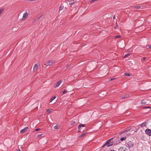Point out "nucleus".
Returning <instances> with one entry per match:
<instances>
[{"label": "nucleus", "mask_w": 151, "mask_h": 151, "mask_svg": "<svg viewBox=\"0 0 151 151\" xmlns=\"http://www.w3.org/2000/svg\"><path fill=\"white\" fill-rule=\"evenodd\" d=\"M114 138H112L109 139L104 145V146H106L107 147H109L112 145H113V141H111V140H113Z\"/></svg>", "instance_id": "obj_1"}, {"label": "nucleus", "mask_w": 151, "mask_h": 151, "mask_svg": "<svg viewBox=\"0 0 151 151\" xmlns=\"http://www.w3.org/2000/svg\"><path fill=\"white\" fill-rule=\"evenodd\" d=\"M130 129H128L127 130H125L123 132H121L119 133L120 134H121L123 133H125L123 135L125 137H128L130 136L131 134L129 132H128V131Z\"/></svg>", "instance_id": "obj_2"}, {"label": "nucleus", "mask_w": 151, "mask_h": 151, "mask_svg": "<svg viewBox=\"0 0 151 151\" xmlns=\"http://www.w3.org/2000/svg\"><path fill=\"white\" fill-rule=\"evenodd\" d=\"M54 62L53 61L51 60H49L44 64V65L47 67L49 66L52 65L54 64Z\"/></svg>", "instance_id": "obj_3"}, {"label": "nucleus", "mask_w": 151, "mask_h": 151, "mask_svg": "<svg viewBox=\"0 0 151 151\" xmlns=\"http://www.w3.org/2000/svg\"><path fill=\"white\" fill-rule=\"evenodd\" d=\"M28 13L27 11H26L23 14L22 18L21 19L22 21H23L25 19H26L28 17Z\"/></svg>", "instance_id": "obj_4"}, {"label": "nucleus", "mask_w": 151, "mask_h": 151, "mask_svg": "<svg viewBox=\"0 0 151 151\" xmlns=\"http://www.w3.org/2000/svg\"><path fill=\"white\" fill-rule=\"evenodd\" d=\"M127 147L129 148H132L134 146L133 144L131 141H129L126 143Z\"/></svg>", "instance_id": "obj_5"}, {"label": "nucleus", "mask_w": 151, "mask_h": 151, "mask_svg": "<svg viewBox=\"0 0 151 151\" xmlns=\"http://www.w3.org/2000/svg\"><path fill=\"white\" fill-rule=\"evenodd\" d=\"M148 104V102L147 101V100H142V101L141 104V106L146 105H147Z\"/></svg>", "instance_id": "obj_6"}, {"label": "nucleus", "mask_w": 151, "mask_h": 151, "mask_svg": "<svg viewBox=\"0 0 151 151\" xmlns=\"http://www.w3.org/2000/svg\"><path fill=\"white\" fill-rule=\"evenodd\" d=\"M145 133L149 136H151V130L150 129H146L145 130Z\"/></svg>", "instance_id": "obj_7"}, {"label": "nucleus", "mask_w": 151, "mask_h": 151, "mask_svg": "<svg viewBox=\"0 0 151 151\" xmlns=\"http://www.w3.org/2000/svg\"><path fill=\"white\" fill-rule=\"evenodd\" d=\"M62 82V80H60L58 82H57L55 84V85L54 86V87L55 88H56L58 87L60 84Z\"/></svg>", "instance_id": "obj_8"}, {"label": "nucleus", "mask_w": 151, "mask_h": 151, "mask_svg": "<svg viewBox=\"0 0 151 151\" xmlns=\"http://www.w3.org/2000/svg\"><path fill=\"white\" fill-rule=\"evenodd\" d=\"M38 68V66L37 64H35L34 65L33 67V72H36Z\"/></svg>", "instance_id": "obj_9"}, {"label": "nucleus", "mask_w": 151, "mask_h": 151, "mask_svg": "<svg viewBox=\"0 0 151 151\" xmlns=\"http://www.w3.org/2000/svg\"><path fill=\"white\" fill-rule=\"evenodd\" d=\"M28 129V127H27L21 130L20 132L21 134H23Z\"/></svg>", "instance_id": "obj_10"}, {"label": "nucleus", "mask_w": 151, "mask_h": 151, "mask_svg": "<svg viewBox=\"0 0 151 151\" xmlns=\"http://www.w3.org/2000/svg\"><path fill=\"white\" fill-rule=\"evenodd\" d=\"M85 124H80L79 125L78 127V132H81L82 130L81 129V128L82 127H84L85 126Z\"/></svg>", "instance_id": "obj_11"}, {"label": "nucleus", "mask_w": 151, "mask_h": 151, "mask_svg": "<svg viewBox=\"0 0 151 151\" xmlns=\"http://www.w3.org/2000/svg\"><path fill=\"white\" fill-rule=\"evenodd\" d=\"M147 123L146 122H144L141 124V127H146L147 125Z\"/></svg>", "instance_id": "obj_12"}, {"label": "nucleus", "mask_w": 151, "mask_h": 151, "mask_svg": "<svg viewBox=\"0 0 151 151\" xmlns=\"http://www.w3.org/2000/svg\"><path fill=\"white\" fill-rule=\"evenodd\" d=\"M129 97V96L128 94L125 95L124 96H122L121 97L122 99H125Z\"/></svg>", "instance_id": "obj_13"}, {"label": "nucleus", "mask_w": 151, "mask_h": 151, "mask_svg": "<svg viewBox=\"0 0 151 151\" xmlns=\"http://www.w3.org/2000/svg\"><path fill=\"white\" fill-rule=\"evenodd\" d=\"M118 151H125V149L124 148L121 147L118 150Z\"/></svg>", "instance_id": "obj_14"}, {"label": "nucleus", "mask_w": 151, "mask_h": 151, "mask_svg": "<svg viewBox=\"0 0 151 151\" xmlns=\"http://www.w3.org/2000/svg\"><path fill=\"white\" fill-rule=\"evenodd\" d=\"M124 74L126 76H130L132 75L131 74H129V73H125Z\"/></svg>", "instance_id": "obj_15"}, {"label": "nucleus", "mask_w": 151, "mask_h": 151, "mask_svg": "<svg viewBox=\"0 0 151 151\" xmlns=\"http://www.w3.org/2000/svg\"><path fill=\"white\" fill-rule=\"evenodd\" d=\"M126 139V137H125L124 136V137H123L121 138L120 140L121 141H123L124 140H125Z\"/></svg>", "instance_id": "obj_16"}, {"label": "nucleus", "mask_w": 151, "mask_h": 151, "mask_svg": "<svg viewBox=\"0 0 151 151\" xmlns=\"http://www.w3.org/2000/svg\"><path fill=\"white\" fill-rule=\"evenodd\" d=\"M75 1H76L75 0H73V1H71L70 2H69V4L70 5L73 4Z\"/></svg>", "instance_id": "obj_17"}, {"label": "nucleus", "mask_w": 151, "mask_h": 151, "mask_svg": "<svg viewBox=\"0 0 151 151\" xmlns=\"http://www.w3.org/2000/svg\"><path fill=\"white\" fill-rule=\"evenodd\" d=\"M43 135L42 134H39L37 135V137L38 138H41V137Z\"/></svg>", "instance_id": "obj_18"}, {"label": "nucleus", "mask_w": 151, "mask_h": 151, "mask_svg": "<svg viewBox=\"0 0 151 151\" xmlns=\"http://www.w3.org/2000/svg\"><path fill=\"white\" fill-rule=\"evenodd\" d=\"M63 8H64L63 6H60L59 8V11H61V10H62L63 9Z\"/></svg>", "instance_id": "obj_19"}, {"label": "nucleus", "mask_w": 151, "mask_h": 151, "mask_svg": "<svg viewBox=\"0 0 151 151\" xmlns=\"http://www.w3.org/2000/svg\"><path fill=\"white\" fill-rule=\"evenodd\" d=\"M56 98V96H55L52 97L51 99L50 102H51L53 100Z\"/></svg>", "instance_id": "obj_20"}, {"label": "nucleus", "mask_w": 151, "mask_h": 151, "mask_svg": "<svg viewBox=\"0 0 151 151\" xmlns=\"http://www.w3.org/2000/svg\"><path fill=\"white\" fill-rule=\"evenodd\" d=\"M130 55V54L129 53H128V54H127L125 55L124 56V58H125V57H126L128 56H129V55Z\"/></svg>", "instance_id": "obj_21"}, {"label": "nucleus", "mask_w": 151, "mask_h": 151, "mask_svg": "<svg viewBox=\"0 0 151 151\" xmlns=\"http://www.w3.org/2000/svg\"><path fill=\"white\" fill-rule=\"evenodd\" d=\"M86 134V133H84V134H82V135H81L79 137H84V136Z\"/></svg>", "instance_id": "obj_22"}, {"label": "nucleus", "mask_w": 151, "mask_h": 151, "mask_svg": "<svg viewBox=\"0 0 151 151\" xmlns=\"http://www.w3.org/2000/svg\"><path fill=\"white\" fill-rule=\"evenodd\" d=\"M134 7L137 9H139L140 8V6H134Z\"/></svg>", "instance_id": "obj_23"}, {"label": "nucleus", "mask_w": 151, "mask_h": 151, "mask_svg": "<svg viewBox=\"0 0 151 151\" xmlns=\"http://www.w3.org/2000/svg\"><path fill=\"white\" fill-rule=\"evenodd\" d=\"M4 11V9H0V15Z\"/></svg>", "instance_id": "obj_24"}, {"label": "nucleus", "mask_w": 151, "mask_h": 151, "mask_svg": "<svg viewBox=\"0 0 151 151\" xmlns=\"http://www.w3.org/2000/svg\"><path fill=\"white\" fill-rule=\"evenodd\" d=\"M75 123H76L74 121H72L71 124V125H73Z\"/></svg>", "instance_id": "obj_25"}, {"label": "nucleus", "mask_w": 151, "mask_h": 151, "mask_svg": "<svg viewBox=\"0 0 151 151\" xmlns=\"http://www.w3.org/2000/svg\"><path fill=\"white\" fill-rule=\"evenodd\" d=\"M98 0H92L91 1V3H93V2H95V1H97Z\"/></svg>", "instance_id": "obj_26"}, {"label": "nucleus", "mask_w": 151, "mask_h": 151, "mask_svg": "<svg viewBox=\"0 0 151 151\" xmlns=\"http://www.w3.org/2000/svg\"><path fill=\"white\" fill-rule=\"evenodd\" d=\"M47 112L48 113V114H50L51 113V111H50V110L49 109H47Z\"/></svg>", "instance_id": "obj_27"}, {"label": "nucleus", "mask_w": 151, "mask_h": 151, "mask_svg": "<svg viewBox=\"0 0 151 151\" xmlns=\"http://www.w3.org/2000/svg\"><path fill=\"white\" fill-rule=\"evenodd\" d=\"M58 126L56 125L55 126H54V128L55 129H58Z\"/></svg>", "instance_id": "obj_28"}, {"label": "nucleus", "mask_w": 151, "mask_h": 151, "mask_svg": "<svg viewBox=\"0 0 151 151\" xmlns=\"http://www.w3.org/2000/svg\"><path fill=\"white\" fill-rule=\"evenodd\" d=\"M121 37L120 35L117 36L115 37V38H120Z\"/></svg>", "instance_id": "obj_29"}, {"label": "nucleus", "mask_w": 151, "mask_h": 151, "mask_svg": "<svg viewBox=\"0 0 151 151\" xmlns=\"http://www.w3.org/2000/svg\"><path fill=\"white\" fill-rule=\"evenodd\" d=\"M147 108H151V107L148 106V107H143V109H147Z\"/></svg>", "instance_id": "obj_30"}, {"label": "nucleus", "mask_w": 151, "mask_h": 151, "mask_svg": "<svg viewBox=\"0 0 151 151\" xmlns=\"http://www.w3.org/2000/svg\"><path fill=\"white\" fill-rule=\"evenodd\" d=\"M67 91L66 90H65L63 92V94H65L67 92Z\"/></svg>", "instance_id": "obj_31"}, {"label": "nucleus", "mask_w": 151, "mask_h": 151, "mask_svg": "<svg viewBox=\"0 0 151 151\" xmlns=\"http://www.w3.org/2000/svg\"><path fill=\"white\" fill-rule=\"evenodd\" d=\"M40 129H41L40 128L37 129H35V131H40Z\"/></svg>", "instance_id": "obj_32"}, {"label": "nucleus", "mask_w": 151, "mask_h": 151, "mask_svg": "<svg viewBox=\"0 0 151 151\" xmlns=\"http://www.w3.org/2000/svg\"><path fill=\"white\" fill-rule=\"evenodd\" d=\"M115 78H111L109 79V81H111L114 80Z\"/></svg>", "instance_id": "obj_33"}, {"label": "nucleus", "mask_w": 151, "mask_h": 151, "mask_svg": "<svg viewBox=\"0 0 151 151\" xmlns=\"http://www.w3.org/2000/svg\"><path fill=\"white\" fill-rule=\"evenodd\" d=\"M145 59H146V58H143L142 60H143V61H144V60H145Z\"/></svg>", "instance_id": "obj_34"}, {"label": "nucleus", "mask_w": 151, "mask_h": 151, "mask_svg": "<svg viewBox=\"0 0 151 151\" xmlns=\"http://www.w3.org/2000/svg\"><path fill=\"white\" fill-rule=\"evenodd\" d=\"M148 47L149 49L151 48V45L148 46Z\"/></svg>", "instance_id": "obj_35"}, {"label": "nucleus", "mask_w": 151, "mask_h": 151, "mask_svg": "<svg viewBox=\"0 0 151 151\" xmlns=\"http://www.w3.org/2000/svg\"><path fill=\"white\" fill-rule=\"evenodd\" d=\"M117 26H115L114 27V28L115 29H116L117 28Z\"/></svg>", "instance_id": "obj_36"}, {"label": "nucleus", "mask_w": 151, "mask_h": 151, "mask_svg": "<svg viewBox=\"0 0 151 151\" xmlns=\"http://www.w3.org/2000/svg\"><path fill=\"white\" fill-rule=\"evenodd\" d=\"M115 16H114L113 17V19H115Z\"/></svg>", "instance_id": "obj_37"}, {"label": "nucleus", "mask_w": 151, "mask_h": 151, "mask_svg": "<svg viewBox=\"0 0 151 151\" xmlns=\"http://www.w3.org/2000/svg\"><path fill=\"white\" fill-rule=\"evenodd\" d=\"M116 26H118V25H117V22H116Z\"/></svg>", "instance_id": "obj_38"}, {"label": "nucleus", "mask_w": 151, "mask_h": 151, "mask_svg": "<svg viewBox=\"0 0 151 151\" xmlns=\"http://www.w3.org/2000/svg\"><path fill=\"white\" fill-rule=\"evenodd\" d=\"M17 151H21V150H20L19 149L18 150H17Z\"/></svg>", "instance_id": "obj_39"}, {"label": "nucleus", "mask_w": 151, "mask_h": 151, "mask_svg": "<svg viewBox=\"0 0 151 151\" xmlns=\"http://www.w3.org/2000/svg\"><path fill=\"white\" fill-rule=\"evenodd\" d=\"M110 151H115L114 150H110Z\"/></svg>", "instance_id": "obj_40"}, {"label": "nucleus", "mask_w": 151, "mask_h": 151, "mask_svg": "<svg viewBox=\"0 0 151 151\" xmlns=\"http://www.w3.org/2000/svg\"><path fill=\"white\" fill-rule=\"evenodd\" d=\"M62 151H64L63 150H62Z\"/></svg>", "instance_id": "obj_41"}]
</instances>
